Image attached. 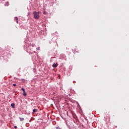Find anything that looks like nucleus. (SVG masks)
<instances>
[{
  "instance_id": "obj_1",
  "label": "nucleus",
  "mask_w": 129,
  "mask_h": 129,
  "mask_svg": "<svg viewBox=\"0 0 129 129\" xmlns=\"http://www.w3.org/2000/svg\"><path fill=\"white\" fill-rule=\"evenodd\" d=\"M33 17L35 20H39V18H40V12H33Z\"/></svg>"
},
{
  "instance_id": "obj_15",
  "label": "nucleus",
  "mask_w": 129,
  "mask_h": 129,
  "mask_svg": "<svg viewBox=\"0 0 129 129\" xmlns=\"http://www.w3.org/2000/svg\"><path fill=\"white\" fill-rule=\"evenodd\" d=\"M16 84H13V86H16Z\"/></svg>"
},
{
  "instance_id": "obj_14",
  "label": "nucleus",
  "mask_w": 129,
  "mask_h": 129,
  "mask_svg": "<svg viewBox=\"0 0 129 129\" xmlns=\"http://www.w3.org/2000/svg\"><path fill=\"white\" fill-rule=\"evenodd\" d=\"M15 18H16V21H18V17H16Z\"/></svg>"
},
{
  "instance_id": "obj_2",
  "label": "nucleus",
  "mask_w": 129,
  "mask_h": 129,
  "mask_svg": "<svg viewBox=\"0 0 129 129\" xmlns=\"http://www.w3.org/2000/svg\"><path fill=\"white\" fill-rule=\"evenodd\" d=\"M105 118H106V119H108V120H109V119H110V115H109V113H106L105 115Z\"/></svg>"
},
{
  "instance_id": "obj_8",
  "label": "nucleus",
  "mask_w": 129,
  "mask_h": 129,
  "mask_svg": "<svg viewBox=\"0 0 129 129\" xmlns=\"http://www.w3.org/2000/svg\"><path fill=\"white\" fill-rule=\"evenodd\" d=\"M21 121H24V118L23 117H20Z\"/></svg>"
},
{
  "instance_id": "obj_20",
  "label": "nucleus",
  "mask_w": 129,
  "mask_h": 129,
  "mask_svg": "<svg viewBox=\"0 0 129 129\" xmlns=\"http://www.w3.org/2000/svg\"><path fill=\"white\" fill-rule=\"evenodd\" d=\"M34 71V72H36V71Z\"/></svg>"
},
{
  "instance_id": "obj_7",
  "label": "nucleus",
  "mask_w": 129,
  "mask_h": 129,
  "mask_svg": "<svg viewBox=\"0 0 129 129\" xmlns=\"http://www.w3.org/2000/svg\"><path fill=\"white\" fill-rule=\"evenodd\" d=\"M7 48H8V49H7V51H9V50H10L11 49V47L7 46Z\"/></svg>"
},
{
  "instance_id": "obj_19",
  "label": "nucleus",
  "mask_w": 129,
  "mask_h": 129,
  "mask_svg": "<svg viewBox=\"0 0 129 129\" xmlns=\"http://www.w3.org/2000/svg\"><path fill=\"white\" fill-rule=\"evenodd\" d=\"M69 96H71L70 94H69Z\"/></svg>"
},
{
  "instance_id": "obj_16",
  "label": "nucleus",
  "mask_w": 129,
  "mask_h": 129,
  "mask_svg": "<svg viewBox=\"0 0 129 129\" xmlns=\"http://www.w3.org/2000/svg\"><path fill=\"white\" fill-rule=\"evenodd\" d=\"M16 23H17V24H19V21H18V20H17Z\"/></svg>"
},
{
  "instance_id": "obj_11",
  "label": "nucleus",
  "mask_w": 129,
  "mask_h": 129,
  "mask_svg": "<svg viewBox=\"0 0 129 129\" xmlns=\"http://www.w3.org/2000/svg\"><path fill=\"white\" fill-rule=\"evenodd\" d=\"M21 90L23 91V92L25 91V89L24 88H21Z\"/></svg>"
},
{
  "instance_id": "obj_5",
  "label": "nucleus",
  "mask_w": 129,
  "mask_h": 129,
  "mask_svg": "<svg viewBox=\"0 0 129 129\" xmlns=\"http://www.w3.org/2000/svg\"><path fill=\"white\" fill-rule=\"evenodd\" d=\"M11 106H12V108H15V104L12 103Z\"/></svg>"
},
{
  "instance_id": "obj_3",
  "label": "nucleus",
  "mask_w": 129,
  "mask_h": 129,
  "mask_svg": "<svg viewBox=\"0 0 129 129\" xmlns=\"http://www.w3.org/2000/svg\"><path fill=\"white\" fill-rule=\"evenodd\" d=\"M37 111H38V109H34L33 110V113H35V112H37Z\"/></svg>"
},
{
  "instance_id": "obj_18",
  "label": "nucleus",
  "mask_w": 129,
  "mask_h": 129,
  "mask_svg": "<svg viewBox=\"0 0 129 129\" xmlns=\"http://www.w3.org/2000/svg\"><path fill=\"white\" fill-rule=\"evenodd\" d=\"M34 53H36V52H35V51H34Z\"/></svg>"
},
{
  "instance_id": "obj_10",
  "label": "nucleus",
  "mask_w": 129,
  "mask_h": 129,
  "mask_svg": "<svg viewBox=\"0 0 129 129\" xmlns=\"http://www.w3.org/2000/svg\"><path fill=\"white\" fill-rule=\"evenodd\" d=\"M43 15H47V12L46 11H44L43 12Z\"/></svg>"
},
{
  "instance_id": "obj_13",
  "label": "nucleus",
  "mask_w": 129,
  "mask_h": 129,
  "mask_svg": "<svg viewBox=\"0 0 129 129\" xmlns=\"http://www.w3.org/2000/svg\"><path fill=\"white\" fill-rule=\"evenodd\" d=\"M18 127L17 126H14V128H17Z\"/></svg>"
},
{
  "instance_id": "obj_4",
  "label": "nucleus",
  "mask_w": 129,
  "mask_h": 129,
  "mask_svg": "<svg viewBox=\"0 0 129 129\" xmlns=\"http://www.w3.org/2000/svg\"><path fill=\"white\" fill-rule=\"evenodd\" d=\"M52 67H53V68H56V67H57V64H56V63H53Z\"/></svg>"
},
{
  "instance_id": "obj_6",
  "label": "nucleus",
  "mask_w": 129,
  "mask_h": 129,
  "mask_svg": "<svg viewBox=\"0 0 129 129\" xmlns=\"http://www.w3.org/2000/svg\"><path fill=\"white\" fill-rule=\"evenodd\" d=\"M27 96V93H26L25 91L23 92V96Z\"/></svg>"
},
{
  "instance_id": "obj_9",
  "label": "nucleus",
  "mask_w": 129,
  "mask_h": 129,
  "mask_svg": "<svg viewBox=\"0 0 129 129\" xmlns=\"http://www.w3.org/2000/svg\"><path fill=\"white\" fill-rule=\"evenodd\" d=\"M36 49L37 51H40V47H37Z\"/></svg>"
},
{
  "instance_id": "obj_17",
  "label": "nucleus",
  "mask_w": 129,
  "mask_h": 129,
  "mask_svg": "<svg viewBox=\"0 0 129 129\" xmlns=\"http://www.w3.org/2000/svg\"><path fill=\"white\" fill-rule=\"evenodd\" d=\"M30 55H32V52H29Z\"/></svg>"
},
{
  "instance_id": "obj_12",
  "label": "nucleus",
  "mask_w": 129,
  "mask_h": 129,
  "mask_svg": "<svg viewBox=\"0 0 129 129\" xmlns=\"http://www.w3.org/2000/svg\"><path fill=\"white\" fill-rule=\"evenodd\" d=\"M56 129H60V127H59V126L56 127Z\"/></svg>"
}]
</instances>
